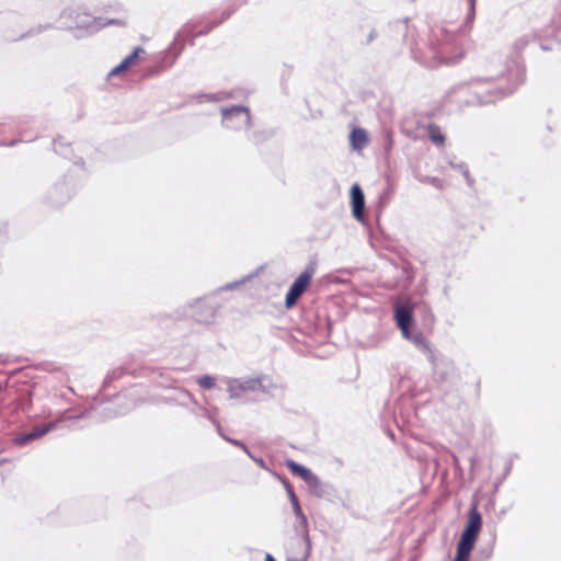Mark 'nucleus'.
<instances>
[{"instance_id": "f257e3e1", "label": "nucleus", "mask_w": 561, "mask_h": 561, "mask_svg": "<svg viewBox=\"0 0 561 561\" xmlns=\"http://www.w3.org/2000/svg\"><path fill=\"white\" fill-rule=\"evenodd\" d=\"M465 42V32L445 26L436 28L428 38L426 50L416 58L427 67L456 64L463 57Z\"/></svg>"}, {"instance_id": "f03ea898", "label": "nucleus", "mask_w": 561, "mask_h": 561, "mask_svg": "<svg viewBox=\"0 0 561 561\" xmlns=\"http://www.w3.org/2000/svg\"><path fill=\"white\" fill-rule=\"evenodd\" d=\"M506 76L510 84L503 87L502 83L499 82L494 89L483 88L481 80L472 82L471 89L477 96L476 103L488 104L501 100L502 98L513 93L525 79L524 70L518 65H514V67L510 68ZM503 79L504 75L497 77V81H502Z\"/></svg>"}, {"instance_id": "7ed1b4c3", "label": "nucleus", "mask_w": 561, "mask_h": 561, "mask_svg": "<svg viewBox=\"0 0 561 561\" xmlns=\"http://www.w3.org/2000/svg\"><path fill=\"white\" fill-rule=\"evenodd\" d=\"M482 526V517L477 505H473L469 513L467 526L457 543L454 561H468L474 547L478 534Z\"/></svg>"}, {"instance_id": "20e7f679", "label": "nucleus", "mask_w": 561, "mask_h": 561, "mask_svg": "<svg viewBox=\"0 0 561 561\" xmlns=\"http://www.w3.org/2000/svg\"><path fill=\"white\" fill-rule=\"evenodd\" d=\"M259 390L264 391V387L260 378H230L227 380V391L230 399H241L247 393L255 392Z\"/></svg>"}, {"instance_id": "39448f33", "label": "nucleus", "mask_w": 561, "mask_h": 561, "mask_svg": "<svg viewBox=\"0 0 561 561\" xmlns=\"http://www.w3.org/2000/svg\"><path fill=\"white\" fill-rule=\"evenodd\" d=\"M222 124L229 129H241L250 125V113L244 106L222 108Z\"/></svg>"}, {"instance_id": "423d86ee", "label": "nucleus", "mask_w": 561, "mask_h": 561, "mask_svg": "<svg viewBox=\"0 0 561 561\" xmlns=\"http://www.w3.org/2000/svg\"><path fill=\"white\" fill-rule=\"evenodd\" d=\"M314 273L313 267H307L291 284L287 295L285 305L290 308L295 305L298 297H300L310 284L312 275Z\"/></svg>"}, {"instance_id": "0eeeda50", "label": "nucleus", "mask_w": 561, "mask_h": 561, "mask_svg": "<svg viewBox=\"0 0 561 561\" xmlns=\"http://www.w3.org/2000/svg\"><path fill=\"white\" fill-rule=\"evenodd\" d=\"M59 423L60 421H51L45 424L37 425L32 431L19 436L16 438V443L22 445L31 440L37 439L44 436L45 434L49 433L50 431L56 430Z\"/></svg>"}, {"instance_id": "6e6552de", "label": "nucleus", "mask_w": 561, "mask_h": 561, "mask_svg": "<svg viewBox=\"0 0 561 561\" xmlns=\"http://www.w3.org/2000/svg\"><path fill=\"white\" fill-rule=\"evenodd\" d=\"M191 317L201 323H208L215 317V310L213 307L207 306L203 300H197L193 306L190 307Z\"/></svg>"}, {"instance_id": "1a4fd4ad", "label": "nucleus", "mask_w": 561, "mask_h": 561, "mask_svg": "<svg viewBox=\"0 0 561 561\" xmlns=\"http://www.w3.org/2000/svg\"><path fill=\"white\" fill-rule=\"evenodd\" d=\"M396 321L402 331V335L405 339H410L409 325L412 322L411 309L404 306H398L396 308Z\"/></svg>"}, {"instance_id": "9d476101", "label": "nucleus", "mask_w": 561, "mask_h": 561, "mask_svg": "<svg viewBox=\"0 0 561 561\" xmlns=\"http://www.w3.org/2000/svg\"><path fill=\"white\" fill-rule=\"evenodd\" d=\"M287 467L290 469L293 474L300 477L305 480L309 485H317L319 483V479L316 474H313L308 468L302 465H299L293 460L287 461Z\"/></svg>"}, {"instance_id": "9b49d317", "label": "nucleus", "mask_w": 561, "mask_h": 561, "mask_svg": "<svg viewBox=\"0 0 561 561\" xmlns=\"http://www.w3.org/2000/svg\"><path fill=\"white\" fill-rule=\"evenodd\" d=\"M352 205H353V215L356 219H363V211L365 206V198L360 187L355 184L352 187Z\"/></svg>"}, {"instance_id": "f8f14e48", "label": "nucleus", "mask_w": 561, "mask_h": 561, "mask_svg": "<svg viewBox=\"0 0 561 561\" xmlns=\"http://www.w3.org/2000/svg\"><path fill=\"white\" fill-rule=\"evenodd\" d=\"M350 141L354 150H362L368 145L369 138L365 129L354 128L351 133Z\"/></svg>"}, {"instance_id": "ddd939ff", "label": "nucleus", "mask_w": 561, "mask_h": 561, "mask_svg": "<svg viewBox=\"0 0 561 561\" xmlns=\"http://www.w3.org/2000/svg\"><path fill=\"white\" fill-rule=\"evenodd\" d=\"M140 53H144V49L141 47H136L131 54L126 56L119 65H117L110 71L108 76H115L118 72L125 70L129 65H131L136 60Z\"/></svg>"}, {"instance_id": "4468645a", "label": "nucleus", "mask_w": 561, "mask_h": 561, "mask_svg": "<svg viewBox=\"0 0 561 561\" xmlns=\"http://www.w3.org/2000/svg\"><path fill=\"white\" fill-rule=\"evenodd\" d=\"M287 492H288V496H289V500L291 502L295 515L300 520V523L304 526H306L307 525V517H306V515L304 514V512L301 510V506L299 504L298 497L296 496L293 488L291 486H287Z\"/></svg>"}, {"instance_id": "2eb2a0df", "label": "nucleus", "mask_w": 561, "mask_h": 561, "mask_svg": "<svg viewBox=\"0 0 561 561\" xmlns=\"http://www.w3.org/2000/svg\"><path fill=\"white\" fill-rule=\"evenodd\" d=\"M115 21L114 20H111L107 22V24H111V23H114ZM106 25V23H103L101 24L99 21H96L95 19H89L87 15L83 16V19H81L80 21H78L76 23V27L77 28H82V30H85V31H96L99 30L100 27Z\"/></svg>"}, {"instance_id": "dca6fc26", "label": "nucleus", "mask_w": 561, "mask_h": 561, "mask_svg": "<svg viewBox=\"0 0 561 561\" xmlns=\"http://www.w3.org/2000/svg\"><path fill=\"white\" fill-rule=\"evenodd\" d=\"M428 134L431 140L436 145H443L445 140V136L443 135L440 128L434 124L428 126Z\"/></svg>"}, {"instance_id": "f3484780", "label": "nucleus", "mask_w": 561, "mask_h": 561, "mask_svg": "<svg viewBox=\"0 0 561 561\" xmlns=\"http://www.w3.org/2000/svg\"><path fill=\"white\" fill-rule=\"evenodd\" d=\"M409 340H411L416 346L428 350V343L422 334H410Z\"/></svg>"}, {"instance_id": "a211bd4d", "label": "nucleus", "mask_w": 561, "mask_h": 561, "mask_svg": "<svg viewBox=\"0 0 561 561\" xmlns=\"http://www.w3.org/2000/svg\"><path fill=\"white\" fill-rule=\"evenodd\" d=\"M198 385L204 389H211L215 386V378L204 375L197 380Z\"/></svg>"}, {"instance_id": "6ab92c4d", "label": "nucleus", "mask_w": 561, "mask_h": 561, "mask_svg": "<svg viewBox=\"0 0 561 561\" xmlns=\"http://www.w3.org/2000/svg\"><path fill=\"white\" fill-rule=\"evenodd\" d=\"M476 2L477 0H469V11L466 15L465 23L471 24L476 16Z\"/></svg>"}, {"instance_id": "aec40b11", "label": "nucleus", "mask_w": 561, "mask_h": 561, "mask_svg": "<svg viewBox=\"0 0 561 561\" xmlns=\"http://www.w3.org/2000/svg\"><path fill=\"white\" fill-rule=\"evenodd\" d=\"M450 165H451L453 168L459 169V170L462 172V174H463V176H465V179H466L467 183H468L469 185H471V184H472V179H471V176H470L469 170H468V168H467L465 164H462V163H461V164H454V163H450Z\"/></svg>"}, {"instance_id": "412c9836", "label": "nucleus", "mask_w": 561, "mask_h": 561, "mask_svg": "<svg viewBox=\"0 0 561 561\" xmlns=\"http://www.w3.org/2000/svg\"><path fill=\"white\" fill-rule=\"evenodd\" d=\"M224 438H225L226 440L230 442L231 444H233V445H236V446L240 447V448H242V446L244 445V444H243V443H241L240 440L230 439V438H227V437H225V436H224Z\"/></svg>"}, {"instance_id": "4be33fe9", "label": "nucleus", "mask_w": 561, "mask_h": 561, "mask_svg": "<svg viewBox=\"0 0 561 561\" xmlns=\"http://www.w3.org/2000/svg\"><path fill=\"white\" fill-rule=\"evenodd\" d=\"M119 375H121V373H116V371H113L111 375H107L106 379H105V383L110 382L111 379L116 378Z\"/></svg>"}, {"instance_id": "5701e85b", "label": "nucleus", "mask_w": 561, "mask_h": 561, "mask_svg": "<svg viewBox=\"0 0 561 561\" xmlns=\"http://www.w3.org/2000/svg\"><path fill=\"white\" fill-rule=\"evenodd\" d=\"M252 459L261 467V468H266L265 466V461L262 459V458H255V457H252Z\"/></svg>"}, {"instance_id": "b1692460", "label": "nucleus", "mask_w": 561, "mask_h": 561, "mask_svg": "<svg viewBox=\"0 0 561 561\" xmlns=\"http://www.w3.org/2000/svg\"><path fill=\"white\" fill-rule=\"evenodd\" d=\"M430 182H431L433 185H435V186H437V187H440V180H439V179H437V178H432V179L430 180Z\"/></svg>"}, {"instance_id": "393cba45", "label": "nucleus", "mask_w": 561, "mask_h": 561, "mask_svg": "<svg viewBox=\"0 0 561 561\" xmlns=\"http://www.w3.org/2000/svg\"><path fill=\"white\" fill-rule=\"evenodd\" d=\"M265 561H276V560L274 559V557L272 554L267 553L265 557Z\"/></svg>"}, {"instance_id": "a878e982", "label": "nucleus", "mask_w": 561, "mask_h": 561, "mask_svg": "<svg viewBox=\"0 0 561 561\" xmlns=\"http://www.w3.org/2000/svg\"><path fill=\"white\" fill-rule=\"evenodd\" d=\"M242 449L248 454V456H250L251 458L253 457L251 451L248 449V447L245 445L242 446Z\"/></svg>"}, {"instance_id": "bb28decb", "label": "nucleus", "mask_w": 561, "mask_h": 561, "mask_svg": "<svg viewBox=\"0 0 561 561\" xmlns=\"http://www.w3.org/2000/svg\"><path fill=\"white\" fill-rule=\"evenodd\" d=\"M242 449L248 454V456H250L251 458L253 457L251 451L248 449V447L245 445L242 446Z\"/></svg>"}, {"instance_id": "cd10ccee", "label": "nucleus", "mask_w": 561, "mask_h": 561, "mask_svg": "<svg viewBox=\"0 0 561 561\" xmlns=\"http://www.w3.org/2000/svg\"><path fill=\"white\" fill-rule=\"evenodd\" d=\"M22 140H24V138L20 139L19 141H22ZM30 140H31V138L30 139H25V141H30ZM16 141L18 140L11 141L10 144H8V146H13Z\"/></svg>"}, {"instance_id": "c85d7f7f", "label": "nucleus", "mask_w": 561, "mask_h": 561, "mask_svg": "<svg viewBox=\"0 0 561 561\" xmlns=\"http://www.w3.org/2000/svg\"><path fill=\"white\" fill-rule=\"evenodd\" d=\"M231 12L224 13V16L220 22L225 21L227 18H229Z\"/></svg>"}, {"instance_id": "c756f323", "label": "nucleus", "mask_w": 561, "mask_h": 561, "mask_svg": "<svg viewBox=\"0 0 561 561\" xmlns=\"http://www.w3.org/2000/svg\"><path fill=\"white\" fill-rule=\"evenodd\" d=\"M55 149H56V151H57V152H59V153H64V152L61 151V149L58 147L57 141H55Z\"/></svg>"}, {"instance_id": "7c9ffc66", "label": "nucleus", "mask_w": 561, "mask_h": 561, "mask_svg": "<svg viewBox=\"0 0 561 561\" xmlns=\"http://www.w3.org/2000/svg\"><path fill=\"white\" fill-rule=\"evenodd\" d=\"M287 561H299V560L293 558V559H288Z\"/></svg>"}]
</instances>
